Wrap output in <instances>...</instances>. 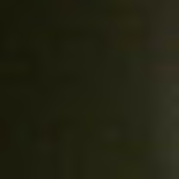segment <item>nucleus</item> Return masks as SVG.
<instances>
[{
	"label": "nucleus",
	"mask_w": 179,
	"mask_h": 179,
	"mask_svg": "<svg viewBox=\"0 0 179 179\" xmlns=\"http://www.w3.org/2000/svg\"><path fill=\"white\" fill-rule=\"evenodd\" d=\"M163 24L164 27H167V26L170 24V20L169 19V10L167 8H164Z\"/></svg>",
	"instance_id": "f257e3e1"
},
{
	"label": "nucleus",
	"mask_w": 179,
	"mask_h": 179,
	"mask_svg": "<svg viewBox=\"0 0 179 179\" xmlns=\"http://www.w3.org/2000/svg\"><path fill=\"white\" fill-rule=\"evenodd\" d=\"M164 178L167 179V154L164 155Z\"/></svg>",
	"instance_id": "f03ea898"
},
{
	"label": "nucleus",
	"mask_w": 179,
	"mask_h": 179,
	"mask_svg": "<svg viewBox=\"0 0 179 179\" xmlns=\"http://www.w3.org/2000/svg\"><path fill=\"white\" fill-rule=\"evenodd\" d=\"M164 59H167V58H169V53L167 52V48H164Z\"/></svg>",
	"instance_id": "7ed1b4c3"
},
{
	"label": "nucleus",
	"mask_w": 179,
	"mask_h": 179,
	"mask_svg": "<svg viewBox=\"0 0 179 179\" xmlns=\"http://www.w3.org/2000/svg\"><path fill=\"white\" fill-rule=\"evenodd\" d=\"M165 135H167V129H164Z\"/></svg>",
	"instance_id": "20e7f679"
},
{
	"label": "nucleus",
	"mask_w": 179,
	"mask_h": 179,
	"mask_svg": "<svg viewBox=\"0 0 179 179\" xmlns=\"http://www.w3.org/2000/svg\"><path fill=\"white\" fill-rule=\"evenodd\" d=\"M164 34H167V33H165Z\"/></svg>",
	"instance_id": "39448f33"
}]
</instances>
